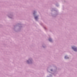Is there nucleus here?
Returning <instances> with one entry per match:
<instances>
[{"mask_svg": "<svg viewBox=\"0 0 77 77\" xmlns=\"http://www.w3.org/2000/svg\"><path fill=\"white\" fill-rule=\"evenodd\" d=\"M72 49L74 50V51H77V49L76 48H75V47L74 46V47H72Z\"/></svg>", "mask_w": 77, "mask_h": 77, "instance_id": "nucleus-1", "label": "nucleus"}, {"mask_svg": "<svg viewBox=\"0 0 77 77\" xmlns=\"http://www.w3.org/2000/svg\"><path fill=\"white\" fill-rule=\"evenodd\" d=\"M35 20H36V19H37L38 18V17L35 16Z\"/></svg>", "mask_w": 77, "mask_h": 77, "instance_id": "nucleus-2", "label": "nucleus"}, {"mask_svg": "<svg viewBox=\"0 0 77 77\" xmlns=\"http://www.w3.org/2000/svg\"><path fill=\"white\" fill-rule=\"evenodd\" d=\"M49 41H52V40H51V38H49Z\"/></svg>", "mask_w": 77, "mask_h": 77, "instance_id": "nucleus-3", "label": "nucleus"}, {"mask_svg": "<svg viewBox=\"0 0 77 77\" xmlns=\"http://www.w3.org/2000/svg\"><path fill=\"white\" fill-rule=\"evenodd\" d=\"M65 58H66V56H65Z\"/></svg>", "mask_w": 77, "mask_h": 77, "instance_id": "nucleus-4", "label": "nucleus"}, {"mask_svg": "<svg viewBox=\"0 0 77 77\" xmlns=\"http://www.w3.org/2000/svg\"><path fill=\"white\" fill-rule=\"evenodd\" d=\"M51 71H52V70H51Z\"/></svg>", "mask_w": 77, "mask_h": 77, "instance_id": "nucleus-5", "label": "nucleus"}]
</instances>
